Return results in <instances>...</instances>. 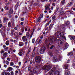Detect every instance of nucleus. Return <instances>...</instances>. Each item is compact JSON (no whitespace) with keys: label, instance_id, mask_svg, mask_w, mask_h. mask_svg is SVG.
<instances>
[{"label":"nucleus","instance_id":"nucleus-44","mask_svg":"<svg viewBox=\"0 0 75 75\" xmlns=\"http://www.w3.org/2000/svg\"><path fill=\"white\" fill-rule=\"evenodd\" d=\"M1 54H3V53L4 52V50H1Z\"/></svg>","mask_w":75,"mask_h":75},{"label":"nucleus","instance_id":"nucleus-60","mask_svg":"<svg viewBox=\"0 0 75 75\" xmlns=\"http://www.w3.org/2000/svg\"><path fill=\"white\" fill-rule=\"evenodd\" d=\"M43 35H42L40 36V39H42V38H43Z\"/></svg>","mask_w":75,"mask_h":75},{"label":"nucleus","instance_id":"nucleus-51","mask_svg":"<svg viewBox=\"0 0 75 75\" xmlns=\"http://www.w3.org/2000/svg\"><path fill=\"white\" fill-rule=\"evenodd\" d=\"M32 42L34 44L35 42V40L33 39L32 40Z\"/></svg>","mask_w":75,"mask_h":75},{"label":"nucleus","instance_id":"nucleus-12","mask_svg":"<svg viewBox=\"0 0 75 75\" xmlns=\"http://www.w3.org/2000/svg\"><path fill=\"white\" fill-rule=\"evenodd\" d=\"M19 45L20 47H23L24 45V43L20 42H19Z\"/></svg>","mask_w":75,"mask_h":75},{"label":"nucleus","instance_id":"nucleus-32","mask_svg":"<svg viewBox=\"0 0 75 75\" xmlns=\"http://www.w3.org/2000/svg\"><path fill=\"white\" fill-rule=\"evenodd\" d=\"M42 40H39L38 42V44H41V43L42 42Z\"/></svg>","mask_w":75,"mask_h":75},{"label":"nucleus","instance_id":"nucleus-33","mask_svg":"<svg viewBox=\"0 0 75 75\" xmlns=\"http://www.w3.org/2000/svg\"><path fill=\"white\" fill-rule=\"evenodd\" d=\"M50 4H48V6H47L45 8V10H48V9L49 8V6H50Z\"/></svg>","mask_w":75,"mask_h":75},{"label":"nucleus","instance_id":"nucleus-27","mask_svg":"<svg viewBox=\"0 0 75 75\" xmlns=\"http://www.w3.org/2000/svg\"><path fill=\"white\" fill-rule=\"evenodd\" d=\"M73 4L72 2H70L69 3V4H68V6H69V7H70L71 6H72V5Z\"/></svg>","mask_w":75,"mask_h":75},{"label":"nucleus","instance_id":"nucleus-46","mask_svg":"<svg viewBox=\"0 0 75 75\" xmlns=\"http://www.w3.org/2000/svg\"><path fill=\"white\" fill-rule=\"evenodd\" d=\"M10 27H8L6 29V30L7 31H10Z\"/></svg>","mask_w":75,"mask_h":75},{"label":"nucleus","instance_id":"nucleus-15","mask_svg":"<svg viewBox=\"0 0 75 75\" xmlns=\"http://www.w3.org/2000/svg\"><path fill=\"white\" fill-rule=\"evenodd\" d=\"M8 71H9V72H10L11 71H12V70H13V68H12V67H9L8 68Z\"/></svg>","mask_w":75,"mask_h":75},{"label":"nucleus","instance_id":"nucleus-54","mask_svg":"<svg viewBox=\"0 0 75 75\" xmlns=\"http://www.w3.org/2000/svg\"><path fill=\"white\" fill-rule=\"evenodd\" d=\"M24 18H21V21H24Z\"/></svg>","mask_w":75,"mask_h":75},{"label":"nucleus","instance_id":"nucleus-43","mask_svg":"<svg viewBox=\"0 0 75 75\" xmlns=\"http://www.w3.org/2000/svg\"><path fill=\"white\" fill-rule=\"evenodd\" d=\"M52 25H53L52 24H51L50 25V26L49 27L50 29H51V28H52Z\"/></svg>","mask_w":75,"mask_h":75},{"label":"nucleus","instance_id":"nucleus-34","mask_svg":"<svg viewBox=\"0 0 75 75\" xmlns=\"http://www.w3.org/2000/svg\"><path fill=\"white\" fill-rule=\"evenodd\" d=\"M4 50L6 51H8V47H6V48H4Z\"/></svg>","mask_w":75,"mask_h":75},{"label":"nucleus","instance_id":"nucleus-18","mask_svg":"<svg viewBox=\"0 0 75 75\" xmlns=\"http://www.w3.org/2000/svg\"><path fill=\"white\" fill-rule=\"evenodd\" d=\"M9 13H10V14H13V9H12V8H10L9 10Z\"/></svg>","mask_w":75,"mask_h":75},{"label":"nucleus","instance_id":"nucleus-30","mask_svg":"<svg viewBox=\"0 0 75 75\" xmlns=\"http://www.w3.org/2000/svg\"><path fill=\"white\" fill-rule=\"evenodd\" d=\"M56 17H55V16H54L52 18V20L53 21H54L55 20V18Z\"/></svg>","mask_w":75,"mask_h":75},{"label":"nucleus","instance_id":"nucleus-40","mask_svg":"<svg viewBox=\"0 0 75 75\" xmlns=\"http://www.w3.org/2000/svg\"><path fill=\"white\" fill-rule=\"evenodd\" d=\"M5 75H10V73L9 72H5Z\"/></svg>","mask_w":75,"mask_h":75},{"label":"nucleus","instance_id":"nucleus-1","mask_svg":"<svg viewBox=\"0 0 75 75\" xmlns=\"http://www.w3.org/2000/svg\"><path fill=\"white\" fill-rule=\"evenodd\" d=\"M54 72L55 75H59V72L57 70H55V69H52L51 71L49 72L50 75H54L53 74Z\"/></svg>","mask_w":75,"mask_h":75},{"label":"nucleus","instance_id":"nucleus-22","mask_svg":"<svg viewBox=\"0 0 75 75\" xmlns=\"http://www.w3.org/2000/svg\"><path fill=\"white\" fill-rule=\"evenodd\" d=\"M8 53L7 52H5L3 54V56L4 57H7V55Z\"/></svg>","mask_w":75,"mask_h":75},{"label":"nucleus","instance_id":"nucleus-50","mask_svg":"<svg viewBox=\"0 0 75 75\" xmlns=\"http://www.w3.org/2000/svg\"><path fill=\"white\" fill-rule=\"evenodd\" d=\"M11 75H14V72H13V71H11Z\"/></svg>","mask_w":75,"mask_h":75},{"label":"nucleus","instance_id":"nucleus-11","mask_svg":"<svg viewBox=\"0 0 75 75\" xmlns=\"http://www.w3.org/2000/svg\"><path fill=\"white\" fill-rule=\"evenodd\" d=\"M8 18L6 17H4V18L3 19V21L4 23L6 22L7 21H8Z\"/></svg>","mask_w":75,"mask_h":75},{"label":"nucleus","instance_id":"nucleus-31","mask_svg":"<svg viewBox=\"0 0 75 75\" xmlns=\"http://www.w3.org/2000/svg\"><path fill=\"white\" fill-rule=\"evenodd\" d=\"M16 40H13L12 39H11L10 40V41H11V42H13L15 43V42H16Z\"/></svg>","mask_w":75,"mask_h":75},{"label":"nucleus","instance_id":"nucleus-20","mask_svg":"<svg viewBox=\"0 0 75 75\" xmlns=\"http://www.w3.org/2000/svg\"><path fill=\"white\" fill-rule=\"evenodd\" d=\"M4 8L6 10H8L9 9V7L8 6H6Z\"/></svg>","mask_w":75,"mask_h":75},{"label":"nucleus","instance_id":"nucleus-6","mask_svg":"<svg viewBox=\"0 0 75 75\" xmlns=\"http://www.w3.org/2000/svg\"><path fill=\"white\" fill-rule=\"evenodd\" d=\"M46 49V48H45V47L44 46L42 47L40 51V54H44L45 52V51Z\"/></svg>","mask_w":75,"mask_h":75},{"label":"nucleus","instance_id":"nucleus-59","mask_svg":"<svg viewBox=\"0 0 75 75\" xmlns=\"http://www.w3.org/2000/svg\"><path fill=\"white\" fill-rule=\"evenodd\" d=\"M4 74H5V73L4 72H2L1 73V75H5Z\"/></svg>","mask_w":75,"mask_h":75},{"label":"nucleus","instance_id":"nucleus-24","mask_svg":"<svg viewBox=\"0 0 75 75\" xmlns=\"http://www.w3.org/2000/svg\"><path fill=\"white\" fill-rule=\"evenodd\" d=\"M5 44L6 45H8L10 44L9 42V40H8V41H6L5 43Z\"/></svg>","mask_w":75,"mask_h":75},{"label":"nucleus","instance_id":"nucleus-4","mask_svg":"<svg viewBox=\"0 0 75 75\" xmlns=\"http://www.w3.org/2000/svg\"><path fill=\"white\" fill-rule=\"evenodd\" d=\"M56 34L58 38H60V37L63 38L64 37V33L63 32L61 31H57L56 33Z\"/></svg>","mask_w":75,"mask_h":75},{"label":"nucleus","instance_id":"nucleus-3","mask_svg":"<svg viewBox=\"0 0 75 75\" xmlns=\"http://www.w3.org/2000/svg\"><path fill=\"white\" fill-rule=\"evenodd\" d=\"M52 65H49L48 66H44L42 68V69H44L45 70V69H46V70H47V71H50V69L52 68Z\"/></svg>","mask_w":75,"mask_h":75},{"label":"nucleus","instance_id":"nucleus-57","mask_svg":"<svg viewBox=\"0 0 75 75\" xmlns=\"http://www.w3.org/2000/svg\"><path fill=\"white\" fill-rule=\"evenodd\" d=\"M35 55V54H34V53H33L31 56L32 57H34Z\"/></svg>","mask_w":75,"mask_h":75},{"label":"nucleus","instance_id":"nucleus-48","mask_svg":"<svg viewBox=\"0 0 75 75\" xmlns=\"http://www.w3.org/2000/svg\"><path fill=\"white\" fill-rule=\"evenodd\" d=\"M49 55H50L51 56H52V54L51 52H49Z\"/></svg>","mask_w":75,"mask_h":75},{"label":"nucleus","instance_id":"nucleus-36","mask_svg":"<svg viewBox=\"0 0 75 75\" xmlns=\"http://www.w3.org/2000/svg\"><path fill=\"white\" fill-rule=\"evenodd\" d=\"M14 65V63H13V62H11V63H10V66L13 67V65Z\"/></svg>","mask_w":75,"mask_h":75},{"label":"nucleus","instance_id":"nucleus-58","mask_svg":"<svg viewBox=\"0 0 75 75\" xmlns=\"http://www.w3.org/2000/svg\"><path fill=\"white\" fill-rule=\"evenodd\" d=\"M18 35V34L16 32L15 33L14 35H15V36H16V35Z\"/></svg>","mask_w":75,"mask_h":75},{"label":"nucleus","instance_id":"nucleus-63","mask_svg":"<svg viewBox=\"0 0 75 75\" xmlns=\"http://www.w3.org/2000/svg\"><path fill=\"white\" fill-rule=\"evenodd\" d=\"M18 65L19 66L21 65V62H18Z\"/></svg>","mask_w":75,"mask_h":75},{"label":"nucleus","instance_id":"nucleus-5","mask_svg":"<svg viewBox=\"0 0 75 75\" xmlns=\"http://www.w3.org/2000/svg\"><path fill=\"white\" fill-rule=\"evenodd\" d=\"M35 61L37 64H39L41 62V57L39 56H37L35 58Z\"/></svg>","mask_w":75,"mask_h":75},{"label":"nucleus","instance_id":"nucleus-25","mask_svg":"<svg viewBox=\"0 0 75 75\" xmlns=\"http://www.w3.org/2000/svg\"><path fill=\"white\" fill-rule=\"evenodd\" d=\"M70 40H74L75 39V37L74 36H72L70 37Z\"/></svg>","mask_w":75,"mask_h":75},{"label":"nucleus","instance_id":"nucleus-17","mask_svg":"<svg viewBox=\"0 0 75 75\" xmlns=\"http://www.w3.org/2000/svg\"><path fill=\"white\" fill-rule=\"evenodd\" d=\"M30 52H31V48L29 49L28 52L27 53L26 55H28L29 53H30Z\"/></svg>","mask_w":75,"mask_h":75},{"label":"nucleus","instance_id":"nucleus-61","mask_svg":"<svg viewBox=\"0 0 75 75\" xmlns=\"http://www.w3.org/2000/svg\"><path fill=\"white\" fill-rule=\"evenodd\" d=\"M52 4L53 6H55V3H52Z\"/></svg>","mask_w":75,"mask_h":75},{"label":"nucleus","instance_id":"nucleus-29","mask_svg":"<svg viewBox=\"0 0 75 75\" xmlns=\"http://www.w3.org/2000/svg\"><path fill=\"white\" fill-rule=\"evenodd\" d=\"M20 51H21V52H23V55H24V54H25V51L23 50L22 49L20 50Z\"/></svg>","mask_w":75,"mask_h":75},{"label":"nucleus","instance_id":"nucleus-35","mask_svg":"<svg viewBox=\"0 0 75 75\" xmlns=\"http://www.w3.org/2000/svg\"><path fill=\"white\" fill-rule=\"evenodd\" d=\"M5 63L7 65H9V62L7 60L6 61Z\"/></svg>","mask_w":75,"mask_h":75},{"label":"nucleus","instance_id":"nucleus-37","mask_svg":"<svg viewBox=\"0 0 75 75\" xmlns=\"http://www.w3.org/2000/svg\"><path fill=\"white\" fill-rule=\"evenodd\" d=\"M31 65H29L28 67V71H30L31 70Z\"/></svg>","mask_w":75,"mask_h":75},{"label":"nucleus","instance_id":"nucleus-8","mask_svg":"<svg viewBox=\"0 0 75 75\" xmlns=\"http://www.w3.org/2000/svg\"><path fill=\"white\" fill-rule=\"evenodd\" d=\"M57 38H52L50 39V41L51 43H54L57 41Z\"/></svg>","mask_w":75,"mask_h":75},{"label":"nucleus","instance_id":"nucleus-64","mask_svg":"<svg viewBox=\"0 0 75 75\" xmlns=\"http://www.w3.org/2000/svg\"><path fill=\"white\" fill-rule=\"evenodd\" d=\"M25 30L26 31H27V28L25 27Z\"/></svg>","mask_w":75,"mask_h":75},{"label":"nucleus","instance_id":"nucleus-26","mask_svg":"<svg viewBox=\"0 0 75 75\" xmlns=\"http://www.w3.org/2000/svg\"><path fill=\"white\" fill-rule=\"evenodd\" d=\"M65 12L64 11H63L62 12H61L59 14V16H61V15H62V14H64V13Z\"/></svg>","mask_w":75,"mask_h":75},{"label":"nucleus","instance_id":"nucleus-38","mask_svg":"<svg viewBox=\"0 0 75 75\" xmlns=\"http://www.w3.org/2000/svg\"><path fill=\"white\" fill-rule=\"evenodd\" d=\"M26 35L27 37V38H28L29 36H30V34H29V33H27Z\"/></svg>","mask_w":75,"mask_h":75},{"label":"nucleus","instance_id":"nucleus-55","mask_svg":"<svg viewBox=\"0 0 75 75\" xmlns=\"http://www.w3.org/2000/svg\"><path fill=\"white\" fill-rule=\"evenodd\" d=\"M0 31L1 32H3V28H1V29L0 30Z\"/></svg>","mask_w":75,"mask_h":75},{"label":"nucleus","instance_id":"nucleus-53","mask_svg":"<svg viewBox=\"0 0 75 75\" xmlns=\"http://www.w3.org/2000/svg\"><path fill=\"white\" fill-rule=\"evenodd\" d=\"M65 1H62L61 2V3L62 4H64V3H65Z\"/></svg>","mask_w":75,"mask_h":75},{"label":"nucleus","instance_id":"nucleus-49","mask_svg":"<svg viewBox=\"0 0 75 75\" xmlns=\"http://www.w3.org/2000/svg\"><path fill=\"white\" fill-rule=\"evenodd\" d=\"M54 45H52L51 47H50V49L51 50H52V48H54Z\"/></svg>","mask_w":75,"mask_h":75},{"label":"nucleus","instance_id":"nucleus-28","mask_svg":"<svg viewBox=\"0 0 75 75\" xmlns=\"http://www.w3.org/2000/svg\"><path fill=\"white\" fill-rule=\"evenodd\" d=\"M70 23L69 22V21H67V23H65L64 24L65 25H68Z\"/></svg>","mask_w":75,"mask_h":75},{"label":"nucleus","instance_id":"nucleus-42","mask_svg":"<svg viewBox=\"0 0 75 75\" xmlns=\"http://www.w3.org/2000/svg\"><path fill=\"white\" fill-rule=\"evenodd\" d=\"M49 24H50V23L48 22L46 24L45 27H47V26H48V25H49Z\"/></svg>","mask_w":75,"mask_h":75},{"label":"nucleus","instance_id":"nucleus-45","mask_svg":"<svg viewBox=\"0 0 75 75\" xmlns=\"http://www.w3.org/2000/svg\"><path fill=\"white\" fill-rule=\"evenodd\" d=\"M18 7V5L17 4L15 6V8L16 9V10H17V7Z\"/></svg>","mask_w":75,"mask_h":75},{"label":"nucleus","instance_id":"nucleus-16","mask_svg":"<svg viewBox=\"0 0 75 75\" xmlns=\"http://www.w3.org/2000/svg\"><path fill=\"white\" fill-rule=\"evenodd\" d=\"M18 55L20 57H21V56H23V53L21 52H20L18 53Z\"/></svg>","mask_w":75,"mask_h":75},{"label":"nucleus","instance_id":"nucleus-2","mask_svg":"<svg viewBox=\"0 0 75 75\" xmlns=\"http://www.w3.org/2000/svg\"><path fill=\"white\" fill-rule=\"evenodd\" d=\"M64 68L65 69V75H69L70 74V71L69 69H68V68L69 66L67 64H65L64 65Z\"/></svg>","mask_w":75,"mask_h":75},{"label":"nucleus","instance_id":"nucleus-13","mask_svg":"<svg viewBox=\"0 0 75 75\" xmlns=\"http://www.w3.org/2000/svg\"><path fill=\"white\" fill-rule=\"evenodd\" d=\"M64 40L62 39L60 40V45H62V44H64Z\"/></svg>","mask_w":75,"mask_h":75},{"label":"nucleus","instance_id":"nucleus-47","mask_svg":"<svg viewBox=\"0 0 75 75\" xmlns=\"http://www.w3.org/2000/svg\"><path fill=\"white\" fill-rule=\"evenodd\" d=\"M36 67L38 68H40V65L39 64H38L37 66H36Z\"/></svg>","mask_w":75,"mask_h":75},{"label":"nucleus","instance_id":"nucleus-56","mask_svg":"<svg viewBox=\"0 0 75 75\" xmlns=\"http://www.w3.org/2000/svg\"><path fill=\"white\" fill-rule=\"evenodd\" d=\"M7 60H8V61H10V58L9 57H8L7 58Z\"/></svg>","mask_w":75,"mask_h":75},{"label":"nucleus","instance_id":"nucleus-9","mask_svg":"<svg viewBox=\"0 0 75 75\" xmlns=\"http://www.w3.org/2000/svg\"><path fill=\"white\" fill-rule=\"evenodd\" d=\"M68 47H69V45L68 44V43H66L64 47L63 50H66V49H67V48H68Z\"/></svg>","mask_w":75,"mask_h":75},{"label":"nucleus","instance_id":"nucleus-23","mask_svg":"<svg viewBox=\"0 0 75 75\" xmlns=\"http://www.w3.org/2000/svg\"><path fill=\"white\" fill-rule=\"evenodd\" d=\"M73 53L72 52H70L68 54V55L69 56H72L73 55Z\"/></svg>","mask_w":75,"mask_h":75},{"label":"nucleus","instance_id":"nucleus-19","mask_svg":"<svg viewBox=\"0 0 75 75\" xmlns=\"http://www.w3.org/2000/svg\"><path fill=\"white\" fill-rule=\"evenodd\" d=\"M11 22L9 21L8 23V27H11Z\"/></svg>","mask_w":75,"mask_h":75},{"label":"nucleus","instance_id":"nucleus-10","mask_svg":"<svg viewBox=\"0 0 75 75\" xmlns=\"http://www.w3.org/2000/svg\"><path fill=\"white\" fill-rule=\"evenodd\" d=\"M58 61V58L57 57H54L53 59V61L54 62H56Z\"/></svg>","mask_w":75,"mask_h":75},{"label":"nucleus","instance_id":"nucleus-14","mask_svg":"<svg viewBox=\"0 0 75 75\" xmlns=\"http://www.w3.org/2000/svg\"><path fill=\"white\" fill-rule=\"evenodd\" d=\"M31 72L32 73H33V74H37L38 73V71H35V70L34 69L33 71H33H31Z\"/></svg>","mask_w":75,"mask_h":75},{"label":"nucleus","instance_id":"nucleus-21","mask_svg":"<svg viewBox=\"0 0 75 75\" xmlns=\"http://www.w3.org/2000/svg\"><path fill=\"white\" fill-rule=\"evenodd\" d=\"M26 39V36H24L22 37V40L23 41H25V39Z\"/></svg>","mask_w":75,"mask_h":75},{"label":"nucleus","instance_id":"nucleus-41","mask_svg":"<svg viewBox=\"0 0 75 75\" xmlns=\"http://www.w3.org/2000/svg\"><path fill=\"white\" fill-rule=\"evenodd\" d=\"M14 30H12L11 31V35H12L13 34V33H14Z\"/></svg>","mask_w":75,"mask_h":75},{"label":"nucleus","instance_id":"nucleus-7","mask_svg":"<svg viewBox=\"0 0 75 75\" xmlns=\"http://www.w3.org/2000/svg\"><path fill=\"white\" fill-rule=\"evenodd\" d=\"M42 17H43V15L42 14H41L40 15V17L38 19H36V21L37 23L38 22H40L41 21V18H42Z\"/></svg>","mask_w":75,"mask_h":75},{"label":"nucleus","instance_id":"nucleus-62","mask_svg":"<svg viewBox=\"0 0 75 75\" xmlns=\"http://www.w3.org/2000/svg\"><path fill=\"white\" fill-rule=\"evenodd\" d=\"M14 29L15 30H17V28L16 27H15L14 28Z\"/></svg>","mask_w":75,"mask_h":75},{"label":"nucleus","instance_id":"nucleus-39","mask_svg":"<svg viewBox=\"0 0 75 75\" xmlns=\"http://www.w3.org/2000/svg\"><path fill=\"white\" fill-rule=\"evenodd\" d=\"M61 59H62V56L61 55H59V56L58 59H59V60H61Z\"/></svg>","mask_w":75,"mask_h":75},{"label":"nucleus","instance_id":"nucleus-52","mask_svg":"<svg viewBox=\"0 0 75 75\" xmlns=\"http://www.w3.org/2000/svg\"><path fill=\"white\" fill-rule=\"evenodd\" d=\"M67 63L68 64H69V63H70V60L69 59H68L67 60Z\"/></svg>","mask_w":75,"mask_h":75}]
</instances>
